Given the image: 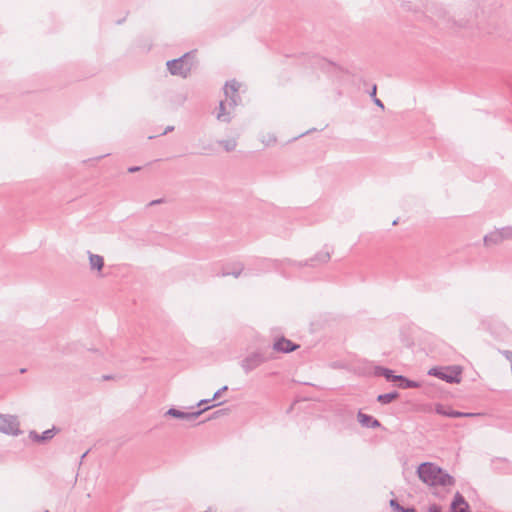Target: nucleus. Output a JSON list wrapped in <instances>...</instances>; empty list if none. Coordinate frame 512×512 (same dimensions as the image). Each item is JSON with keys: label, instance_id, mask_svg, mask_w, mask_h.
Segmentation results:
<instances>
[{"label": "nucleus", "instance_id": "nucleus-1", "mask_svg": "<svg viewBox=\"0 0 512 512\" xmlns=\"http://www.w3.org/2000/svg\"><path fill=\"white\" fill-rule=\"evenodd\" d=\"M419 478L429 486H450L453 479L432 463H423L418 467Z\"/></svg>", "mask_w": 512, "mask_h": 512}, {"label": "nucleus", "instance_id": "nucleus-2", "mask_svg": "<svg viewBox=\"0 0 512 512\" xmlns=\"http://www.w3.org/2000/svg\"><path fill=\"white\" fill-rule=\"evenodd\" d=\"M428 373L448 383H460L462 369L459 366L433 367Z\"/></svg>", "mask_w": 512, "mask_h": 512}, {"label": "nucleus", "instance_id": "nucleus-3", "mask_svg": "<svg viewBox=\"0 0 512 512\" xmlns=\"http://www.w3.org/2000/svg\"><path fill=\"white\" fill-rule=\"evenodd\" d=\"M240 88V84L236 81H230L225 85V95L230 98L231 101H223L220 103V112L218 113V119H224L225 114H229L230 110L236 103L235 96Z\"/></svg>", "mask_w": 512, "mask_h": 512}, {"label": "nucleus", "instance_id": "nucleus-4", "mask_svg": "<svg viewBox=\"0 0 512 512\" xmlns=\"http://www.w3.org/2000/svg\"><path fill=\"white\" fill-rule=\"evenodd\" d=\"M0 431L7 434H17L19 432V422L14 416L0 417Z\"/></svg>", "mask_w": 512, "mask_h": 512}, {"label": "nucleus", "instance_id": "nucleus-5", "mask_svg": "<svg viewBox=\"0 0 512 512\" xmlns=\"http://www.w3.org/2000/svg\"><path fill=\"white\" fill-rule=\"evenodd\" d=\"M173 75L186 76L190 71V65L185 59H177L167 63Z\"/></svg>", "mask_w": 512, "mask_h": 512}, {"label": "nucleus", "instance_id": "nucleus-6", "mask_svg": "<svg viewBox=\"0 0 512 512\" xmlns=\"http://www.w3.org/2000/svg\"><path fill=\"white\" fill-rule=\"evenodd\" d=\"M434 409L437 414L446 417H472L475 415L473 413H462L454 411L450 406L440 403L436 404Z\"/></svg>", "mask_w": 512, "mask_h": 512}, {"label": "nucleus", "instance_id": "nucleus-7", "mask_svg": "<svg viewBox=\"0 0 512 512\" xmlns=\"http://www.w3.org/2000/svg\"><path fill=\"white\" fill-rule=\"evenodd\" d=\"M298 347V345L293 344L290 340L284 337L277 338L273 344L274 350L281 353L292 352Z\"/></svg>", "mask_w": 512, "mask_h": 512}, {"label": "nucleus", "instance_id": "nucleus-8", "mask_svg": "<svg viewBox=\"0 0 512 512\" xmlns=\"http://www.w3.org/2000/svg\"><path fill=\"white\" fill-rule=\"evenodd\" d=\"M451 511L452 512H471L469 510L468 504L466 503L464 498L459 494H456L454 497V500L451 504Z\"/></svg>", "mask_w": 512, "mask_h": 512}, {"label": "nucleus", "instance_id": "nucleus-9", "mask_svg": "<svg viewBox=\"0 0 512 512\" xmlns=\"http://www.w3.org/2000/svg\"><path fill=\"white\" fill-rule=\"evenodd\" d=\"M56 433L57 430L53 428L44 431L42 435H39L36 432H30L29 437L35 442H42L53 438Z\"/></svg>", "mask_w": 512, "mask_h": 512}, {"label": "nucleus", "instance_id": "nucleus-10", "mask_svg": "<svg viewBox=\"0 0 512 512\" xmlns=\"http://www.w3.org/2000/svg\"><path fill=\"white\" fill-rule=\"evenodd\" d=\"M201 414V411L194 412V413H185L180 410L171 408L167 411V415H170L175 418H181V419H196Z\"/></svg>", "mask_w": 512, "mask_h": 512}, {"label": "nucleus", "instance_id": "nucleus-11", "mask_svg": "<svg viewBox=\"0 0 512 512\" xmlns=\"http://www.w3.org/2000/svg\"><path fill=\"white\" fill-rule=\"evenodd\" d=\"M357 418H358V421L363 426H371V427H379L380 426V423L378 420H376V419L372 418L371 416L366 415L362 412L358 413Z\"/></svg>", "mask_w": 512, "mask_h": 512}, {"label": "nucleus", "instance_id": "nucleus-12", "mask_svg": "<svg viewBox=\"0 0 512 512\" xmlns=\"http://www.w3.org/2000/svg\"><path fill=\"white\" fill-rule=\"evenodd\" d=\"M89 260H90V264L93 268H96L97 270L102 269V267L104 265V261L101 256L91 254L89 257Z\"/></svg>", "mask_w": 512, "mask_h": 512}, {"label": "nucleus", "instance_id": "nucleus-13", "mask_svg": "<svg viewBox=\"0 0 512 512\" xmlns=\"http://www.w3.org/2000/svg\"><path fill=\"white\" fill-rule=\"evenodd\" d=\"M220 144L224 148V150H226V151H231V150H233L236 147V142L232 138L224 140Z\"/></svg>", "mask_w": 512, "mask_h": 512}, {"label": "nucleus", "instance_id": "nucleus-14", "mask_svg": "<svg viewBox=\"0 0 512 512\" xmlns=\"http://www.w3.org/2000/svg\"><path fill=\"white\" fill-rule=\"evenodd\" d=\"M395 397H396V395H394V394H384V395H379L378 400L382 403H389L392 400H394Z\"/></svg>", "mask_w": 512, "mask_h": 512}, {"label": "nucleus", "instance_id": "nucleus-15", "mask_svg": "<svg viewBox=\"0 0 512 512\" xmlns=\"http://www.w3.org/2000/svg\"><path fill=\"white\" fill-rule=\"evenodd\" d=\"M394 379H399L401 380L403 383L401 384V387L403 388H408V387H418V384L414 383V382H411L409 380H405L403 379L401 376H397L395 377Z\"/></svg>", "mask_w": 512, "mask_h": 512}, {"label": "nucleus", "instance_id": "nucleus-16", "mask_svg": "<svg viewBox=\"0 0 512 512\" xmlns=\"http://www.w3.org/2000/svg\"><path fill=\"white\" fill-rule=\"evenodd\" d=\"M496 237H498V234H496V233H495V234L490 235L489 237H486V238H485V243L488 245V244H489V242H490V241H494V240H495L494 238H496Z\"/></svg>", "mask_w": 512, "mask_h": 512}, {"label": "nucleus", "instance_id": "nucleus-17", "mask_svg": "<svg viewBox=\"0 0 512 512\" xmlns=\"http://www.w3.org/2000/svg\"><path fill=\"white\" fill-rule=\"evenodd\" d=\"M390 505L397 510H403L395 500H391Z\"/></svg>", "mask_w": 512, "mask_h": 512}, {"label": "nucleus", "instance_id": "nucleus-18", "mask_svg": "<svg viewBox=\"0 0 512 512\" xmlns=\"http://www.w3.org/2000/svg\"><path fill=\"white\" fill-rule=\"evenodd\" d=\"M429 512H441V510L438 506L432 505L429 507Z\"/></svg>", "mask_w": 512, "mask_h": 512}, {"label": "nucleus", "instance_id": "nucleus-19", "mask_svg": "<svg viewBox=\"0 0 512 512\" xmlns=\"http://www.w3.org/2000/svg\"><path fill=\"white\" fill-rule=\"evenodd\" d=\"M375 103L377 105H379L380 107H383V104L381 103V101L379 99H375Z\"/></svg>", "mask_w": 512, "mask_h": 512}, {"label": "nucleus", "instance_id": "nucleus-20", "mask_svg": "<svg viewBox=\"0 0 512 512\" xmlns=\"http://www.w3.org/2000/svg\"><path fill=\"white\" fill-rule=\"evenodd\" d=\"M385 376H386L388 379H390V378H391L390 371H386V372H385Z\"/></svg>", "mask_w": 512, "mask_h": 512}, {"label": "nucleus", "instance_id": "nucleus-21", "mask_svg": "<svg viewBox=\"0 0 512 512\" xmlns=\"http://www.w3.org/2000/svg\"><path fill=\"white\" fill-rule=\"evenodd\" d=\"M403 512H415L413 509L403 510Z\"/></svg>", "mask_w": 512, "mask_h": 512}, {"label": "nucleus", "instance_id": "nucleus-22", "mask_svg": "<svg viewBox=\"0 0 512 512\" xmlns=\"http://www.w3.org/2000/svg\"><path fill=\"white\" fill-rule=\"evenodd\" d=\"M375 93H376V86H374V88H373V95H375Z\"/></svg>", "mask_w": 512, "mask_h": 512}, {"label": "nucleus", "instance_id": "nucleus-23", "mask_svg": "<svg viewBox=\"0 0 512 512\" xmlns=\"http://www.w3.org/2000/svg\"><path fill=\"white\" fill-rule=\"evenodd\" d=\"M206 401H200L199 402V406H201L203 403H205Z\"/></svg>", "mask_w": 512, "mask_h": 512}, {"label": "nucleus", "instance_id": "nucleus-24", "mask_svg": "<svg viewBox=\"0 0 512 512\" xmlns=\"http://www.w3.org/2000/svg\"><path fill=\"white\" fill-rule=\"evenodd\" d=\"M4 415H0V417H3Z\"/></svg>", "mask_w": 512, "mask_h": 512}]
</instances>
